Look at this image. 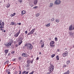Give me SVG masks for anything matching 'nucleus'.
<instances>
[{
  "mask_svg": "<svg viewBox=\"0 0 74 74\" xmlns=\"http://www.w3.org/2000/svg\"><path fill=\"white\" fill-rule=\"evenodd\" d=\"M61 3V1L60 0H56L54 2L55 5H59Z\"/></svg>",
  "mask_w": 74,
  "mask_h": 74,
  "instance_id": "nucleus-1",
  "label": "nucleus"
},
{
  "mask_svg": "<svg viewBox=\"0 0 74 74\" xmlns=\"http://www.w3.org/2000/svg\"><path fill=\"white\" fill-rule=\"evenodd\" d=\"M54 69V66L53 65H51L50 66V69H49V72H52Z\"/></svg>",
  "mask_w": 74,
  "mask_h": 74,
  "instance_id": "nucleus-2",
  "label": "nucleus"
},
{
  "mask_svg": "<svg viewBox=\"0 0 74 74\" xmlns=\"http://www.w3.org/2000/svg\"><path fill=\"white\" fill-rule=\"evenodd\" d=\"M27 48L28 49H32L33 47H32V44H28Z\"/></svg>",
  "mask_w": 74,
  "mask_h": 74,
  "instance_id": "nucleus-3",
  "label": "nucleus"
},
{
  "mask_svg": "<svg viewBox=\"0 0 74 74\" xmlns=\"http://www.w3.org/2000/svg\"><path fill=\"white\" fill-rule=\"evenodd\" d=\"M35 28L34 29H32L27 34L28 35H30V34H32L34 32V31L35 30Z\"/></svg>",
  "mask_w": 74,
  "mask_h": 74,
  "instance_id": "nucleus-4",
  "label": "nucleus"
},
{
  "mask_svg": "<svg viewBox=\"0 0 74 74\" xmlns=\"http://www.w3.org/2000/svg\"><path fill=\"white\" fill-rule=\"evenodd\" d=\"M68 53V52L67 51H65L64 53H63L62 54V56L64 57H65V56H66L67 55L66 54H67Z\"/></svg>",
  "mask_w": 74,
  "mask_h": 74,
  "instance_id": "nucleus-5",
  "label": "nucleus"
},
{
  "mask_svg": "<svg viewBox=\"0 0 74 74\" xmlns=\"http://www.w3.org/2000/svg\"><path fill=\"white\" fill-rule=\"evenodd\" d=\"M10 25H14V26H16V23H14V22H11Z\"/></svg>",
  "mask_w": 74,
  "mask_h": 74,
  "instance_id": "nucleus-6",
  "label": "nucleus"
},
{
  "mask_svg": "<svg viewBox=\"0 0 74 74\" xmlns=\"http://www.w3.org/2000/svg\"><path fill=\"white\" fill-rule=\"evenodd\" d=\"M38 3V1L37 0H35L34 1V4L35 5H36Z\"/></svg>",
  "mask_w": 74,
  "mask_h": 74,
  "instance_id": "nucleus-7",
  "label": "nucleus"
},
{
  "mask_svg": "<svg viewBox=\"0 0 74 74\" xmlns=\"http://www.w3.org/2000/svg\"><path fill=\"white\" fill-rule=\"evenodd\" d=\"M69 29L70 30H73V28H72V25H71L69 27Z\"/></svg>",
  "mask_w": 74,
  "mask_h": 74,
  "instance_id": "nucleus-8",
  "label": "nucleus"
},
{
  "mask_svg": "<svg viewBox=\"0 0 74 74\" xmlns=\"http://www.w3.org/2000/svg\"><path fill=\"white\" fill-rule=\"evenodd\" d=\"M1 25H0V26H4V22H2L1 23Z\"/></svg>",
  "mask_w": 74,
  "mask_h": 74,
  "instance_id": "nucleus-9",
  "label": "nucleus"
},
{
  "mask_svg": "<svg viewBox=\"0 0 74 74\" xmlns=\"http://www.w3.org/2000/svg\"><path fill=\"white\" fill-rule=\"evenodd\" d=\"M53 3H51L50 4V5L49 6V8H51V7H53Z\"/></svg>",
  "mask_w": 74,
  "mask_h": 74,
  "instance_id": "nucleus-10",
  "label": "nucleus"
},
{
  "mask_svg": "<svg viewBox=\"0 0 74 74\" xmlns=\"http://www.w3.org/2000/svg\"><path fill=\"white\" fill-rule=\"evenodd\" d=\"M50 44H51L52 45H53L54 44H55V42L53 41H52L51 42H50Z\"/></svg>",
  "mask_w": 74,
  "mask_h": 74,
  "instance_id": "nucleus-11",
  "label": "nucleus"
},
{
  "mask_svg": "<svg viewBox=\"0 0 74 74\" xmlns=\"http://www.w3.org/2000/svg\"><path fill=\"white\" fill-rule=\"evenodd\" d=\"M8 52V50H5V55H6L7 54V53Z\"/></svg>",
  "mask_w": 74,
  "mask_h": 74,
  "instance_id": "nucleus-12",
  "label": "nucleus"
},
{
  "mask_svg": "<svg viewBox=\"0 0 74 74\" xmlns=\"http://www.w3.org/2000/svg\"><path fill=\"white\" fill-rule=\"evenodd\" d=\"M18 35H19L17 33H16L14 34V37H18Z\"/></svg>",
  "mask_w": 74,
  "mask_h": 74,
  "instance_id": "nucleus-13",
  "label": "nucleus"
},
{
  "mask_svg": "<svg viewBox=\"0 0 74 74\" xmlns=\"http://www.w3.org/2000/svg\"><path fill=\"white\" fill-rule=\"evenodd\" d=\"M21 14L22 15H24V14H25V11L24 10L22 11Z\"/></svg>",
  "mask_w": 74,
  "mask_h": 74,
  "instance_id": "nucleus-14",
  "label": "nucleus"
},
{
  "mask_svg": "<svg viewBox=\"0 0 74 74\" xmlns=\"http://www.w3.org/2000/svg\"><path fill=\"white\" fill-rule=\"evenodd\" d=\"M69 35H70V36H73V33H71V32H70L69 33Z\"/></svg>",
  "mask_w": 74,
  "mask_h": 74,
  "instance_id": "nucleus-15",
  "label": "nucleus"
},
{
  "mask_svg": "<svg viewBox=\"0 0 74 74\" xmlns=\"http://www.w3.org/2000/svg\"><path fill=\"white\" fill-rule=\"evenodd\" d=\"M66 63L68 64H70V61L69 60L67 61L66 62Z\"/></svg>",
  "mask_w": 74,
  "mask_h": 74,
  "instance_id": "nucleus-16",
  "label": "nucleus"
},
{
  "mask_svg": "<svg viewBox=\"0 0 74 74\" xmlns=\"http://www.w3.org/2000/svg\"><path fill=\"white\" fill-rule=\"evenodd\" d=\"M44 47V43H42V45H41V48H43Z\"/></svg>",
  "mask_w": 74,
  "mask_h": 74,
  "instance_id": "nucleus-17",
  "label": "nucleus"
},
{
  "mask_svg": "<svg viewBox=\"0 0 74 74\" xmlns=\"http://www.w3.org/2000/svg\"><path fill=\"white\" fill-rule=\"evenodd\" d=\"M56 22H57V23H59V20L58 19H56Z\"/></svg>",
  "mask_w": 74,
  "mask_h": 74,
  "instance_id": "nucleus-18",
  "label": "nucleus"
},
{
  "mask_svg": "<svg viewBox=\"0 0 74 74\" xmlns=\"http://www.w3.org/2000/svg\"><path fill=\"white\" fill-rule=\"evenodd\" d=\"M56 58L57 60H59V56H57L56 57Z\"/></svg>",
  "mask_w": 74,
  "mask_h": 74,
  "instance_id": "nucleus-19",
  "label": "nucleus"
},
{
  "mask_svg": "<svg viewBox=\"0 0 74 74\" xmlns=\"http://www.w3.org/2000/svg\"><path fill=\"white\" fill-rule=\"evenodd\" d=\"M47 27H49V26H50V23L48 24L46 26Z\"/></svg>",
  "mask_w": 74,
  "mask_h": 74,
  "instance_id": "nucleus-20",
  "label": "nucleus"
},
{
  "mask_svg": "<svg viewBox=\"0 0 74 74\" xmlns=\"http://www.w3.org/2000/svg\"><path fill=\"white\" fill-rule=\"evenodd\" d=\"M40 15V14L38 13L36 14V17H38Z\"/></svg>",
  "mask_w": 74,
  "mask_h": 74,
  "instance_id": "nucleus-21",
  "label": "nucleus"
},
{
  "mask_svg": "<svg viewBox=\"0 0 74 74\" xmlns=\"http://www.w3.org/2000/svg\"><path fill=\"white\" fill-rule=\"evenodd\" d=\"M16 14V13H14L13 14H12V16H15V15Z\"/></svg>",
  "mask_w": 74,
  "mask_h": 74,
  "instance_id": "nucleus-22",
  "label": "nucleus"
},
{
  "mask_svg": "<svg viewBox=\"0 0 74 74\" xmlns=\"http://www.w3.org/2000/svg\"><path fill=\"white\" fill-rule=\"evenodd\" d=\"M22 40H21V42H19L18 43L19 45H21V44H22Z\"/></svg>",
  "mask_w": 74,
  "mask_h": 74,
  "instance_id": "nucleus-23",
  "label": "nucleus"
},
{
  "mask_svg": "<svg viewBox=\"0 0 74 74\" xmlns=\"http://www.w3.org/2000/svg\"><path fill=\"white\" fill-rule=\"evenodd\" d=\"M0 29H2V28H4V27L2 25H0Z\"/></svg>",
  "mask_w": 74,
  "mask_h": 74,
  "instance_id": "nucleus-24",
  "label": "nucleus"
},
{
  "mask_svg": "<svg viewBox=\"0 0 74 74\" xmlns=\"http://www.w3.org/2000/svg\"><path fill=\"white\" fill-rule=\"evenodd\" d=\"M9 43H8L7 45H5L6 46H7L8 47H10V45H9Z\"/></svg>",
  "mask_w": 74,
  "mask_h": 74,
  "instance_id": "nucleus-25",
  "label": "nucleus"
},
{
  "mask_svg": "<svg viewBox=\"0 0 74 74\" xmlns=\"http://www.w3.org/2000/svg\"><path fill=\"white\" fill-rule=\"evenodd\" d=\"M10 7V5L9 4H8L6 7H7V8H8V7Z\"/></svg>",
  "mask_w": 74,
  "mask_h": 74,
  "instance_id": "nucleus-26",
  "label": "nucleus"
},
{
  "mask_svg": "<svg viewBox=\"0 0 74 74\" xmlns=\"http://www.w3.org/2000/svg\"><path fill=\"white\" fill-rule=\"evenodd\" d=\"M55 56V54H53L51 56V58H53L54 56Z\"/></svg>",
  "mask_w": 74,
  "mask_h": 74,
  "instance_id": "nucleus-27",
  "label": "nucleus"
},
{
  "mask_svg": "<svg viewBox=\"0 0 74 74\" xmlns=\"http://www.w3.org/2000/svg\"><path fill=\"white\" fill-rule=\"evenodd\" d=\"M27 63H29V64L30 63H31V61L30 60L27 61Z\"/></svg>",
  "mask_w": 74,
  "mask_h": 74,
  "instance_id": "nucleus-28",
  "label": "nucleus"
},
{
  "mask_svg": "<svg viewBox=\"0 0 74 74\" xmlns=\"http://www.w3.org/2000/svg\"><path fill=\"white\" fill-rule=\"evenodd\" d=\"M22 55L23 56H25V53H23L22 54Z\"/></svg>",
  "mask_w": 74,
  "mask_h": 74,
  "instance_id": "nucleus-29",
  "label": "nucleus"
},
{
  "mask_svg": "<svg viewBox=\"0 0 74 74\" xmlns=\"http://www.w3.org/2000/svg\"><path fill=\"white\" fill-rule=\"evenodd\" d=\"M18 60H21L22 59V58H21V57H19L18 58Z\"/></svg>",
  "mask_w": 74,
  "mask_h": 74,
  "instance_id": "nucleus-30",
  "label": "nucleus"
},
{
  "mask_svg": "<svg viewBox=\"0 0 74 74\" xmlns=\"http://www.w3.org/2000/svg\"><path fill=\"white\" fill-rule=\"evenodd\" d=\"M20 32H21V30H19V31L17 33L19 35V33H20Z\"/></svg>",
  "mask_w": 74,
  "mask_h": 74,
  "instance_id": "nucleus-31",
  "label": "nucleus"
},
{
  "mask_svg": "<svg viewBox=\"0 0 74 74\" xmlns=\"http://www.w3.org/2000/svg\"><path fill=\"white\" fill-rule=\"evenodd\" d=\"M38 8V7H37V6H36L34 7L33 8H34V9H36V8Z\"/></svg>",
  "mask_w": 74,
  "mask_h": 74,
  "instance_id": "nucleus-32",
  "label": "nucleus"
},
{
  "mask_svg": "<svg viewBox=\"0 0 74 74\" xmlns=\"http://www.w3.org/2000/svg\"><path fill=\"white\" fill-rule=\"evenodd\" d=\"M18 1L20 2V3H22V0H19Z\"/></svg>",
  "mask_w": 74,
  "mask_h": 74,
  "instance_id": "nucleus-33",
  "label": "nucleus"
},
{
  "mask_svg": "<svg viewBox=\"0 0 74 74\" xmlns=\"http://www.w3.org/2000/svg\"><path fill=\"white\" fill-rule=\"evenodd\" d=\"M20 40H20L21 41H22V40H23V38H22L21 37V38H20Z\"/></svg>",
  "mask_w": 74,
  "mask_h": 74,
  "instance_id": "nucleus-34",
  "label": "nucleus"
},
{
  "mask_svg": "<svg viewBox=\"0 0 74 74\" xmlns=\"http://www.w3.org/2000/svg\"><path fill=\"white\" fill-rule=\"evenodd\" d=\"M55 41H58V38H57L56 37L55 38Z\"/></svg>",
  "mask_w": 74,
  "mask_h": 74,
  "instance_id": "nucleus-35",
  "label": "nucleus"
},
{
  "mask_svg": "<svg viewBox=\"0 0 74 74\" xmlns=\"http://www.w3.org/2000/svg\"><path fill=\"white\" fill-rule=\"evenodd\" d=\"M15 53V51H13L11 52V54H13V53Z\"/></svg>",
  "mask_w": 74,
  "mask_h": 74,
  "instance_id": "nucleus-36",
  "label": "nucleus"
},
{
  "mask_svg": "<svg viewBox=\"0 0 74 74\" xmlns=\"http://www.w3.org/2000/svg\"><path fill=\"white\" fill-rule=\"evenodd\" d=\"M26 71H24L23 72H22L23 74H24L25 73H26Z\"/></svg>",
  "mask_w": 74,
  "mask_h": 74,
  "instance_id": "nucleus-37",
  "label": "nucleus"
},
{
  "mask_svg": "<svg viewBox=\"0 0 74 74\" xmlns=\"http://www.w3.org/2000/svg\"><path fill=\"white\" fill-rule=\"evenodd\" d=\"M33 73H34V71H32V72L31 73H30L29 74H33Z\"/></svg>",
  "mask_w": 74,
  "mask_h": 74,
  "instance_id": "nucleus-38",
  "label": "nucleus"
},
{
  "mask_svg": "<svg viewBox=\"0 0 74 74\" xmlns=\"http://www.w3.org/2000/svg\"><path fill=\"white\" fill-rule=\"evenodd\" d=\"M6 63H8V64L9 63V61L7 60L6 62Z\"/></svg>",
  "mask_w": 74,
  "mask_h": 74,
  "instance_id": "nucleus-39",
  "label": "nucleus"
},
{
  "mask_svg": "<svg viewBox=\"0 0 74 74\" xmlns=\"http://www.w3.org/2000/svg\"><path fill=\"white\" fill-rule=\"evenodd\" d=\"M50 46L51 47H55V45H51V44H50Z\"/></svg>",
  "mask_w": 74,
  "mask_h": 74,
  "instance_id": "nucleus-40",
  "label": "nucleus"
},
{
  "mask_svg": "<svg viewBox=\"0 0 74 74\" xmlns=\"http://www.w3.org/2000/svg\"><path fill=\"white\" fill-rule=\"evenodd\" d=\"M54 20H55V19H54V18H53L51 19V20L52 21H54Z\"/></svg>",
  "mask_w": 74,
  "mask_h": 74,
  "instance_id": "nucleus-41",
  "label": "nucleus"
},
{
  "mask_svg": "<svg viewBox=\"0 0 74 74\" xmlns=\"http://www.w3.org/2000/svg\"><path fill=\"white\" fill-rule=\"evenodd\" d=\"M34 61V60H32V61H31V63L32 64H33V62Z\"/></svg>",
  "mask_w": 74,
  "mask_h": 74,
  "instance_id": "nucleus-42",
  "label": "nucleus"
},
{
  "mask_svg": "<svg viewBox=\"0 0 74 74\" xmlns=\"http://www.w3.org/2000/svg\"><path fill=\"white\" fill-rule=\"evenodd\" d=\"M66 73L67 74H69V71H67Z\"/></svg>",
  "mask_w": 74,
  "mask_h": 74,
  "instance_id": "nucleus-43",
  "label": "nucleus"
},
{
  "mask_svg": "<svg viewBox=\"0 0 74 74\" xmlns=\"http://www.w3.org/2000/svg\"><path fill=\"white\" fill-rule=\"evenodd\" d=\"M28 44H27V43H26L25 44V47H26V46H28Z\"/></svg>",
  "mask_w": 74,
  "mask_h": 74,
  "instance_id": "nucleus-44",
  "label": "nucleus"
},
{
  "mask_svg": "<svg viewBox=\"0 0 74 74\" xmlns=\"http://www.w3.org/2000/svg\"><path fill=\"white\" fill-rule=\"evenodd\" d=\"M11 64H9L8 66V67H9V66H11Z\"/></svg>",
  "mask_w": 74,
  "mask_h": 74,
  "instance_id": "nucleus-45",
  "label": "nucleus"
},
{
  "mask_svg": "<svg viewBox=\"0 0 74 74\" xmlns=\"http://www.w3.org/2000/svg\"><path fill=\"white\" fill-rule=\"evenodd\" d=\"M1 22H2V21L0 20V25H1Z\"/></svg>",
  "mask_w": 74,
  "mask_h": 74,
  "instance_id": "nucleus-46",
  "label": "nucleus"
},
{
  "mask_svg": "<svg viewBox=\"0 0 74 74\" xmlns=\"http://www.w3.org/2000/svg\"><path fill=\"white\" fill-rule=\"evenodd\" d=\"M6 73H8V70H7L6 71Z\"/></svg>",
  "mask_w": 74,
  "mask_h": 74,
  "instance_id": "nucleus-47",
  "label": "nucleus"
},
{
  "mask_svg": "<svg viewBox=\"0 0 74 74\" xmlns=\"http://www.w3.org/2000/svg\"><path fill=\"white\" fill-rule=\"evenodd\" d=\"M8 74H11V73L10 71H8Z\"/></svg>",
  "mask_w": 74,
  "mask_h": 74,
  "instance_id": "nucleus-48",
  "label": "nucleus"
},
{
  "mask_svg": "<svg viewBox=\"0 0 74 74\" xmlns=\"http://www.w3.org/2000/svg\"><path fill=\"white\" fill-rule=\"evenodd\" d=\"M25 33L26 34H27V31H25Z\"/></svg>",
  "mask_w": 74,
  "mask_h": 74,
  "instance_id": "nucleus-49",
  "label": "nucleus"
},
{
  "mask_svg": "<svg viewBox=\"0 0 74 74\" xmlns=\"http://www.w3.org/2000/svg\"><path fill=\"white\" fill-rule=\"evenodd\" d=\"M28 73H29V72H27L26 73L25 72V74H28Z\"/></svg>",
  "mask_w": 74,
  "mask_h": 74,
  "instance_id": "nucleus-50",
  "label": "nucleus"
},
{
  "mask_svg": "<svg viewBox=\"0 0 74 74\" xmlns=\"http://www.w3.org/2000/svg\"><path fill=\"white\" fill-rule=\"evenodd\" d=\"M15 47H17L18 45H15Z\"/></svg>",
  "mask_w": 74,
  "mask_h": 74,
  "instance_id": "nucleus-51",
  "label": "nucleus"
},
{
  "mask_svg": "<svg viewBox=\"0 0 74 74\" xmlns=\"http://www.w3.org/2000/svg\"><path fill=\"white\" fill-rule=\"evenodd\" d=\"M17 73L18 72L16 71L14 72V73H15L16 74H17Z\"/></svg>",
  "mask_w": 74,
  "mask_h": 74,
  "instance_id": "nucleus-52",
  "label": "nucleus"
},
{
  "mask_svg": "<svg viewBox=\"0 0 74 74\" xmlns=\"http://www.w3.org/2000/svg\"><path fill=\"white\" fill-rule=\"evenodd\" d=\"M19 74H21V71H20V73H19Z\"/></svg>",
  "mask_w": 74,
  "mask_h": 74,
  "instance_id": "nucleus-53",
  "label": "nucleus"
},
{
  "mask_svg": "<svg viewBox=\"0 0 74 74\" xmlns=\"http://www.w3.org/2000/svg\"><path fill=\"white\" fill-rule=\"evenodd\" d=\"M64 67H66V65H64Z\"/></svg>",
  "mask_w": 74,
  "mask_h": 74,
  "instance_id": "nucleus-54",
  "label": "nucleus"
},
{
  "mask_svg": "<svg viewBox=\"0 0 74 74\" xmlns=\"http://www.w3.org/2000/svg\"><path fill=\"white\" fill-rule=\"evenodd\" d=\"M18 25H21V23H19Z\"/></svg>",
  "mask_w": 74,
  "mask_h": 74,
  "instance_id": "nucleus-55",
  "label": "nucleus"
},
{
  "mask_svg": "<svg viewBox=\"0 0 74 74\" xmlns=\"http://www.w3.org/2000/svg\"><path fill=\"white\" fill-rule=\"evenodd\" d=\"M38 59H39L38 57L36 58V60H38Z\"/></svg>",
  "mask_w": 74,
  "mask_h": 74,
  "instance_id": "nucleus-56",
  "label": "nucleus"
},
{
  "mask_svg": "<svg viewBox=\"0 0 74 74\" xmlns=\"http://www.w3.org/2000/svg\"><path fill=\"white\" fill-rule=\"evenodd\" d=\"M10 55H11V54H10V53H9L8 54V55H9V56H10Z\"/></svg>",
  "mask_w": 74,
  "mask_h": 74,
  "instance_id": "nucleus-57",
  "label": "nucleus"
},
{
  "mask_svg": "<svg viewBox=\"0 0 74 74\" xmlns=\"http://www.w3.org/2000/svg\"><path fill=\"white\" fill-rule=\"evenodd\" d=\"M57 51H58V52H59V49H58Z\"/></svg>",
  "mask_w": 74,
  "mask_h": 74,
  "instance_id": "nucleus-58",
  "label": "nucleus"
},
{
  "mask_svg": "<svg viewBox=\"0 0 74 74\" xmlns=\"http://www.w3.org/2000/svg\"><path fill=\"white\" fill-rule=\"evenodd\" d=\"M13 61H14V60H15V59H13Z\"/></svg>",
  "mask_w": 74,
  "mask_h": 74,
  "instance_id": "nucleus-59",
  "label": "nucleus"
},
{
  "mask_svg": "<svg viewBox=\"0 0 74 74\" xmlns=\"http://www.w3.org/2000/svg\"><path fill=\"white\" fill-rule=\"evenodd\" d=\"M40 41L41 42H42V40H40Z\"/></svg>",
  "mask_w": 74,
  "mask_h": 74,
  "instance_id": "nucleus-60",
  "label": "nucleus"
},
{
  "mask_svg": "<svg viewBox=\"0 0 74 74\" xmlns=\"http://www.w3.org/2000/svg\"><path fill=\"white\" fill-rule=\"evenodd\" d=\"M6 32V31H5V30L4 31V33H5V32Z\"/></svg>",
  "mask_w": 74,
  "mask_h": 74,
  "instance_id": "nucleus-61",
  "label": "nucleus"
},
{
  "mask_svg": "<svg viewBox=\"0 0 74 74\" xmlns=\"http://www.w3.org/2000/svg\"><path fill=\"white\" fill-rule=\"evenodd\" d=\"M6 63H6V62H5L4 63V64H6Z\"/></svg>",
  "mask_w": 74,
  "mask_h": 74,
  "instance_id": "nucleus-62",
  "label": "nucleus"
},
{
  "mask_svg": "<svg viewBox=\"0 0 74 74\" xmlns=\"http://www.w3.org/2000/svg\"><path fill=\"white\" fill-rule=\"evenodd\" d=\"M64 74H67L66 73H64Z\"/></svg>",
  "mask_w": 74,
  "mask_h": 74,
  "instance_id": "nucleus-63",
  "label": "nucleus"
},
{
  "mask_svg": "<svg viewBox=\"0 0 74 74\" xmlns=\"http://www.w3.org/2000/svg\"><path fill=\"white\" fill-rule=\"evenodd\" d=\"M73 30H74V27H73Z\"/></svg>",
  "mask_w": 74,
  "mask_h": 74,
  "instance_id": "nucleus-64",
  "label": "nucleus"
}]
</instances>
